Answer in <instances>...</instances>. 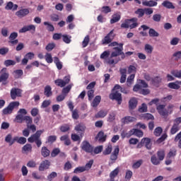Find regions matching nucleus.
<instances>
[{
    "label": "nucleus",
    "instance_id": "33",
    "mask_svg": "<svg viewBox=\"0 0 181 181\" xmlns=\"http://www.w3.org/2000/svg\"><path fill=\"white\" fill-rule=\"evenodd\" d=\"M41 154L44 158H47L50 155V151L47 149V147L44 146L41 149Z\"/></svg>",
    "mask_w": 181,
    "mask_h": 181
},
{
    "label": "nucleus",
    "instance_id": "1",
    "mask_svg": "<svg viewBox=\"0 0 181 181\" xmlns=\"http://www.w3.org/2000/svg\"><path fill=\"white\" fill-rule=\"evenodd\" d=\"M148 88V83L145 82L144 80H139L138 83L134 86L133 90L135 92H139L140 94L143 95H148L151 91Z\"/></svg>",
    "mask_w": 181,
    "mask_h": 181
},
{
    "label": "nucleus",
    "instance_id": "37",
    "mask_svg": "<svg viewBox=\"0 0 181 181\" xmlns=\"http://www.w3.org/2000/svg\"><path fill=\"white\" fill-rule=\"evenodd\" d=\"M60 141H62L64 143V144L67 146L70 145L71 144L70 139H69L68 135L61 136Z\"/></svg>",
    "mask_w": 181,
    "mask_h": 181
},
{
    "label": "nucleus",
    "instance_id": "58",
    "mask_svg": "<svg viewBox=\"0 0 181 181\" xmlns=\"http://www.w3.org/2000/svg\"><path fill=\"white\" fill-rule=\"evenodd\" d=\"M142 163H144V161L142 160H139L133 164V169H138L139 168H141V165H142Z\"/></svg>",
    "mask_w": 181,
    "mask_h": 181
},
{
    "label": "nucleus",
    "instance_id": "12",
    "mask_svg": "<svg viewBox=\"0 0 181 181\" xmlns=\"http://www.w3.org/2000/svg\"><path fill=\"white\" fill-rule=\"evenodd\" d=\"M50 167V161L48 160H45L42 161L40 166H39V170L40 172H43V170H46V169H49Z\"/></svg>",
    "mask_w": 181,
    "mask_h": 181
},
{
    "label": "nucleus",
    "instance_id": "26",
    "mask_svg": "<svg viewBox=\"0 0 181 181\" xmlns=\"http://www.w3.org/2000/svg\"><path fill=\"white\" fill-rule=\"evenodd\" d=\"M23 153H29L32 152V144H27L22 148Z\"/></svg>",
    "mask_w": 181,
    "mask_h": 181
},
{
    "label": "nucleus",
    "instance_id": "5",
    "mask_svg": "<svg viewBox=\"0 0 181 181\" xmlns=\"http://www.w3.org/2000/svg\"><path fill=\"white\" fill-rule=\"evenodd\" d=\"M110 100H116L119 105L122 103V97L121 96V93H119L118 91L111 93L110 95Z\"/></svg>",
    "mask_w": 181,
    "mask_h": 181
},
{
    "label": "nucleus",
    "instance_id": "19",
    "mask_svg": "<svg viewBox=\"0 0 181 181\" xmlns=\"http://www.w3.org/2000/svg\"><path fill=\"white\" fill-rule=\"evenodd\" d=\"M141 144L142 145H145L146 148H147V149H151V139L149 138H144L141 139Z\"/></svg>",
    "mask_w": 181,
    "mask_h": 181
},
{
    "label": "nucleus",
    "instance_id": "2",
    "mask_svg": "<svg viewBox=\"0 0 181 181\" xmlns=\"http://www.w3.org/2000/svg\"><path fill=\"white\" fill-rule=\"evenodd\" d=\"M16 107H19V102H11V103H9L8 107L2 110V112L4 115L12 114V111H13V109L16 108Z\"/></svg>",
    "mask_w": 181,
    "mask_h": 181
},
{
    "label": "nucleus",
    "instance_id": "30",
    "mask_svg": "<svg viewBox=\"0 0 181 181\" xmlns=\"http://www.w3.org/2000/svg\"><path fill=\"white\" fill-rule=\"evenodd\" d=\"M142 4L144 6H156L158 5V3L155 1L151 0V1H144L142 2Z\"/></svg>",
    "mask_w": 181,
    "mask_h": 181
},
{
    "label": "nucleus",
    "instance_id": "36",
    "mask_svg": "<svg viewBox=\"0 0 181 181\" xmlns=\"http://www.w3.org/2000/svg\"><path fill=\"white\" fill-rule=\"evenodd\" d=\"M75 131H77V132L81 131V132H84V131H86V125H84L82 123H80L79 124H77L75 127Z\"/></svg>",
    "mask_w": 181,
    "mask_h": 181
},
{
    "label": "nucleus",
    "instance_id": "17",
    "mask_svg": "<svg viewBox=\"0 0 181 181\" xmlns=\"http://www.w3.org/2000/svg\"><path fill=\"white\" fill-rule=\"evenodd\" d=\"M134 121H136V119L131 116H127L122 119V122L123 124H129L130 122H134Z\"/></svg>",
    "mask_w": 181,
    "mask_h": 181
},
{
    "label": "nucleus",
    "instance_id": "11",
    "mask_svg": "<svg viewBox=\"0 0 181 181\" xmlns=\"http://www.w3.org/2000/svg\"><path fill=\"white\" fill-rule=\"evenodd\" d=\"M114 40V32L112 30L110 33L105 37V38L103 40V45H108V43H111L112 40Z\"/></svg>",
    "mask_w": 181,
    "mask_h": 181
},
{
    "label": "nucleus",
    "instance_id": "14",
    "mask_svg": "<svg viewBox=\"0 0 181 181\" xmlns=\"http://www.w3.org/2000/svg\"><path fill=\"white\" fill-rule=\"evenodd\" d=\"M181 81H177L175 82H171L168 84V87L173 90H179L180 88Z\"/></svg>",
    "mask_w": 181,
    "mask_h": 181
},
{
    "label": "nucleus",
    "instance_id": "24",
    "mask_svg": "<svg viewBox=\"0 0 181 181\" xmlns=\"http://www.w3.org/2000/svg\"><path fill=\"white\" fill-rule=\"evenodd\" d=\"M144 52L146 54H152V52H153V47L150 44H146L144 45Z\"/></svg>",
    "mask_w": 181,
    "mask_h": 181
},
{
    "label": "nucleus",
    "instance_id": "35",
    "mask_svg": "<svg viewBox=\"0 0 181 181\" xmlns=\"http://www.w3.org/2000/svg\"><path fill=\"white\" fill-rule=\"evenodd\" d=\"M96 139L99 141V142H105V136L104 135V132H100L96 136Z\"/></svg>",
    "mask_w": 181,
    "mask_h": 181
},
{
    "label": "nucleus",
    "instance_id": "51",
    "mask_svg": "<svg viewBox=\"0 0 181 181\" xmlns=\"http://www.w3.org/2000/svg\"><path fill=\"white\" fill-rule=\"evenodd\" d=\"M23 121H25V123L27 124L28 127V125H30L32 122H33V119H32L30 116H25L23 117Z\"/></svg>",
    "mask_w": 181,
    "mask_h": 181
},
{
    "label": "nucleus",
    "instance_id": "59",
    "mask_svg": "<svg viewBox=\"0 0 181 181\" xmlns=\"http://www.w3.org/2000/svg\"><path fill=\"white\" fill-rule=\"evenodd\" d=\"M93 163H94L93 160H90L84 166L86 170H90L91 169V166H93Z\"/></svg>",
    "mask_w": 181,
    "mask_h": 181
},
{
    "label": "nucleus",
    "instance_id": "46",
    "mask_svg": "<svg viewBox=\"0 0 181 181\" xmlns=\"http://www.w3.org/2000/svg\"><path fill=\"white\" fill-rule=\"evenodd\" d=\"M54 47H56V44H54V42H51L46 46L45 49L47 52H52V50L54 49Z\"/></svg>",
    "mask_w": 181,
    "mask_h": 181
},
{
    "label": "nucleus",
    "instance_id": "52",
    "mask_svg": "<svg viewBox=\"0 0 181 181\" xmlns=\"http://www.w3.org/2000/svg\"><path fill=\"white\" fill-rule=\"evenodd\" d=\"M62 40L64 43L69 44L71 42V37L67 35H62Z\"/></svg>",
    "mask_w": 181,
    "mask_h": 181
},
{
    "label": "nucleus",
    "instance_id": "64",
    "mask_svg": "<svg viewBox=\"0 0 181 181\" xmlns=\"http://www.w3.org/2000/svg\"><path fill=\"white\" fill-rule=\"evenodd\" d=\"M173 57L175 60H179L181 59V51H177L173 54Z\"/></svg>",
    "mask_w": 181,
    "mask_h": 181
},
{
    "label": "nucleus",
    "instance_id": "60",
    "mask_svg": "<svg viewBox=\"0 0 181 181\" xmlns=\"http://www.w3.org/2000/svg\"><path fill=\"white\" fill-rule=\"evenodd\" d=\"M45 61L47 62V63H53V58L52 57V54L47 53L45 54Z\"/></svg>",
    "mask_w": 181,
    "mask_h": 181
},
{
    "label": "nucleus",
    "instance_id": "49",
    "mask_svg": "<svg viewBox=\"0 0 181 181\" xmlns=\"http://www.w3.org/2000/svg\"><path fill=\"white\" fill-rule=\"evenodd\" d=\"M112 152V146L111 144L107 145V148L103 151L104 155H110Z\"/></svg>",
    "mask_w": 181,
    "mask_h": 181
},
{
    "label": "nucleus",
    "instance_id": "13",
    "mask_svg": "<svg viewBox=\"0 0 181 181\" xmlns=\"http://www.w3.org/2000/svg\"><path fill=\"white\" fill-rule=\"evenodd\" d=\"M27 15H29V9L28 8L21 9L16 13V16H18V18H25Z\"/></svg>",
    "mask_w": 181,
    "mask_h": 181
},
{
    "label": "nucleus",
    "instance_id": "56",
    "mask_svg": "<svg viewBox=\"0 0 181 181\" xmlns=\"http://www.w3.org/2000/svg\"><path fill=\"white\" fill-rule=\"evenodd\" d=\"M115 115H117V114L115 112H111L107 117L108 122H114L115 120Z\"/></svg>",
    "mask_w": 181,
    "mask_h": 181
},
{
    "label": "nucleus",
    "instance_id": "21",
    "mask_svg": "<svg viewBox=\"0 0 181 181\" xmlns=\"http://www.w3.org/2000/svg\"><path fill=\"white\" fill-rule=\"evenodd\" d=\"M165 110L166 115L168 117V115H170V114L173 113V110H175V105L172 103L168 104Z\"/></svg>",
    "mask_w": 181,
    "mask_h": 181
},
{
    "label": "nucleus",
    "instance_id": "62",
    "mask_svg": "<svg viewBox=\"0 0 181 181\" xmlns=\"http://www.w3.org/2000/svg\"><path fill=\"white\" fill-rule=\"evenodd\" d=\"M54 177H57V173L52 172L47 176V180L52 181Z\"/></svg>",
    "mask_w": 181,
    "mask_h": 181
},
{
    "label": "nucleus",
    "instance_id": "40",
    "mask_svg": "<svg viewBox=\"0 0 181 181\" xmlns=\"http://www.w3.org/2000/svg\"><path fill=\"white\" fill-rule=\"evenodd\" d=\"M134 78H135V74H131L127 80V84L128 86V87H129L132 83H134Z\"/></svg>",
    "mask_w": 181,
    "mask_h": 181
},
{
    "label": "nucleus",
    "instance_id": "41",
    "mask_svg": "<svg viewBox=\"0 0 181 181\" xmlns=\"http://www.w3.org/2000/svg\"><path fill=\"white\" fill-rule=\"evenodd\" d=\"M148 35L150 37H158V36H159V33L156 32V30H153V28H151L149 30Z\"/></svg>",
    "mask_w": 181,
    "mask_h": 181
},
{
    "label": "nucleus",
    "instance_id": "44",
    "mask_svg": "<svg viewBox=\"0 0 181 181\" xmlns=\"http://www.w3.org/2000/svg\"><path fill=\"white\" fill-rule=\"evenodd\" d=\"M171 74L176 78H181V70H173Z\"/></svg>",
    "mask_w": 181,
    "mask_h": 181
},
{
    "label": "nucleus",
    "instance_id": "29",
    "mask_svg": "<svg viewBox=\"0 0 181 181\" xmlns=\"http://www.w3.org/2000/svg\"><path fill=\"white\" fill-rule=\"evenodd\" d=\"M121 19V14L119 13H117L112 16V19L110 20V23H116Z\"/></svg>",
    "mask_w": 181,
    "mask_h": 181
},
{
    "label": "nucleus",
    "instance_id": "25",
    "mask_svg": "<svg viewBox=\"0 0 181 181\" xmlns=\"http://www.w3.org/2000/svg\"><path fill=\"white\" fill-rule=\"evenodd\" d=\"M114 91H117V90H119V91H121V93H123L124 94H128L129 93V90L124 88L121 87L119 85H116L114 88Z\"/></svg>",
    "mask_w": 181,
    "mask_h": 181
},
{
    "label": "nucleus",
    "instance_id": "31",
    "mask_svg": "<svg viewBox=\"0 0 181 181\" xmlns=\"http://www.w3.org/2000/svg\"><path fill=\"white\" fill-rule=\"evenodd\" d=\"M15 142H18V144H20L21 145H25L26 144V138L25 137H14Z\"/></svg>",
    "mask_w": 181,
    "mask_h": 181
},
{
    "label": "nucleus",
    "instance_id": "7",
    "mask_svg": "<svg viewBox=\"0 0 181 181\" xmlns=\"http://www.w3.org/2000/svg\"><path fill=\"white\" fill-rule=\"evenodd\" d=\"M81 148L86 152L91 153V155H93V146L90 145V143H88V141H83Z\"/></svg>",
    "mask_w": 181,
    "mask_h": 181
},
{
    "label": "nucleus",
    "instance_id": "54",
    "mask_svg": "<svg viewBox=\"0 0 181 181\" xmlns=\"http://www.w3.org/2000/svg\"><path fill=\"white\" fill-rule=\"evenodd\" d=\"M16 64V62L11 59H8L4 62V65L6 67H9V66H15Z\"/></svg>",
    "mask_w": 181,
    "mask_h": 181
},
{
    "label": "nucleus",
    "instance_id": "57",
    "mask_svg": "<svg viewBox=\"0 0 181 181\" xmlns=\"http://www.w3.org/2000/svg\"><path fill=\"white\" fill-rule=\"evenodd\" d=\"M71 87H73V83L68 85L66 87L64 88L62 90V93L64 94H69L70 90H71Z\"/></svg>",
    "mask_w": 181,
    "mask_h": 181
},
{
    "label": "nucleus",
    "instance_id": "4",
    "mask_svg": "<svg viewBox=\"0 0 181 181\" xmlns=\"http://www.w3.org/2000/svg\"><path fill=\"white\" fill-rule=\"evenodd\" d=\"M43 132H45L44 130L37 131L35 134L31 135L30 137L28 139V142L33 144V142L37 141L39 139H40V135H42Z\"/></svg>",
    "mask_w": 181,
    "mask_h": 181
},
{
    "label": "nucleus",
    "instance_id": "53",
    "mask_svg": "<svg viewBox=\"0 0 181 181\" xmlns=\"http://www.w3.org/2000/svg\"><path fill=\"white\" fill-rule=\"evenodd\" d=\"M60 153V148H54L51 153L52 158H56Z\"/></svg>",
    "mask_w": 181,
    "mask_h": 181
},
{
    "label": "nucleus",
    "instance_id": "55",
    "mask_svg": "<svg viewBox=\"0 0 181 181\" xmlns=\"http://www.w3.org/2000/svg\"><path fill=\"white\" fill-rule=\"evenodd\" d=\"M128 73L129 74H135V73H136V67L135 66L130 65L128 67Z\"/></svg>",
    "mask_w": 181,
    "mask_h": 181
},
{
    "label": "nucleus",
    "instance_id": "10",
    "mask_svg": "<svg viewBox=\"0 0 181 181\" xmlns=\"http://www.w3.org/2000/svg\"><path fill=\"white\" fill-rule=\"evenodd\" d=\"M124 46V44L120 43L119 44V47H115V52H112L111 54V57H117V56H119V54H122V52L123 50L122 47Z\"/></svg>",
    "mask_w": 181,
    "mask_h": 181
},
{
    "label": "nucleus",
    "instance_id": "18",
    "mask_svg": "<svg viewBox=\"0 0 181 181\" xmlns=\"http://www.w3.org/2000/svg\"><path fill=\"white\" fill-rule=\"evenodd\" d=\"M119 153V147L116 146L114 149L113 153H112L111 156H110V159L112 160H117V158H118V154Z\"/></svg>",
    "mask_w": 181,
    "mask_h": 181
},
{
    "label": "nucleus",
    "instance_id": "38",
    "mask_svg": "<svg viewBox=\"0 0 181 181\" xmlns=\"http://www.w3.org/2000/svg\"><path fill=\"white\" fill-rule=\"evenodd\" d=\"M6 142H8V144H10V145H13L15 144V137L12 139V135L8 134L5 138Z\"/></svg>",
    "mask_w": 181,
    "mask_h": 181
},
{
    "label": "nucleus",
    "instance_id": "28",
    "mask_svg": "<svg viewBox=\"0 0 181 181\" xmlns=\"http://www.w3.org/2000/svg\"><path fill=\"white\" fill-rule=\"evenodd\" d=\"M118 173H119V168H117L110 173V179H115L118 176Z\"/></svg>",
    "mask_w": 181,
    "mask_h": 181
},
{
    "label": "nucleus",
    "instance_id": "42",
    "mask_svg": "<svg viewBox=\"0 0 181 181\" xmlns=\"http://www.w3.org/2000/svg\"><path fill=\"white\" fill-rule=\"evenodd\" d=\"M13 75L15 78H20V77H22V76H23V71H22L21 69L14 71Z\"/></svg>",
    "mask_w": 181,
    "mask_h": 181
},
{
    "label": "nucleus",
    "instance_id": "8",
    "mask_svg": "<svg viewBox=\"0 0 181 181\" xmlns=\"http://www.w3.org/2000/svg\"><path fill=\"white\" fill-rule=\"evenodd\" d=\"M22 95V90L19 88H13L11 90V97L12 100H16V97H21Z\"/></svg>",
    "mask_w": 181,
    "mask_h": 181
},
{
    "label": "nucleus",
    "instance_id": "27",
    "mask_svg": "<svg viewBox=\"0 0 181 181\" xmlns=\"http://www.w3.org/2000/svg\"><path fill=\"white\" fill-rule=\"evenodd\" d=\"M54 63L56 64L58 70H62V69H63V64L57 57H54Z\"/></svg>",
    "mask_w": 181,
    "mask_h": 181
},
{
    "label": "nucleus",
    "instance_id": "61",
    "mask_svg": "<svg viewBox=\"0 0 181 181\" xmlns=\"http://www.w3.org/2000/svg\"><path fill=\"white\" fill-rule=\"evenodd\" d=\"M103 151V146H99L95 148L94 151H93V155H94V153L95 155L100 153V152Z\"/></svg>",
    "mask_w": 181,
    "mask_h": 181
},
{
    "label": "nucleus",
    "instance_id": "48",
    "mask_svg": "<svg viewBox=\"0 0 181 181\" xmlns=\"http://www.w3.org/2000/svg\"><path fill=\"white\" fill-rule=\"evenodd\" d=\"M178 131H179V125L174 124L170 129V134H172V135H175V134H176V132H177Z\"/></svg>",
    "mask_w": 181,
    "mask_h": 181
},
{
    "label": "nucleus",
    "instance_id": "9",
    "mask_svg": "<svg viewBox=\"0 0 181 181\" xmlns=\"http://www.w3.org/2000/svg\"><path fill=\"white\" fill-rule=\"evenodd\" d=\"M6 68H3L1 71L0 83L6 81L7 78H9V74L6 71Z\"/></svg>",
    "mask_w": 181,
    "mask_h": 181
},
{
    "label": "nucleus",
    "instance_id": "6",
    "mask_svg": "<svg viewBox=\"0 0 181 181\" xmlns=\"http://www.w3.org/2000/svg\"><path fill=\"white\" fill-rule=\"evenodd\" d=\"M165 105H158L156 106V110L158 114L163 117V118H166V108Z\"/></svg>",
    "mask_w": 181,
    "mask_h": 181
},
{
    "label": "nucleus",
    "instance_id": "16",
    "mask_svg": "<svg viewBox=\"0 0 181 181\" xmlns=\"http://www.w3.org/2000/svg\"><path fill=\"white\" fill-rule=\"evenodd\" d=\"M136 105H138V100L135 98H132L129 101V107L130 110H134V108H136Z\"/></svg>",
    "mask_w": 181,
    "mask_h": 181
},
{
    "label": "nucleus",
    "instance_id": "15",
    "mask_svg": "<svg viewBox=\"0 0 181 181\" xmlns=\"http://www.w3.org/2000/svg\"><path fill=\"white\" fill-rule=\"evenodd\" d=\"M130 135H135V136H138V138H142L144 136V132L142 131L139 130L137 129H133L130 130Z\"/></svg>",
    "mask_w": 181,
    "mask_h": 181
},
{
    "label": "nucleus",
    "instance_id": "45",
    "mask_svg": "<svg viewBox=\"0 0 181 181\" xmlns=\"http://www.w3.org/2000/svg\"><path fill=\"white\" fill-rule=\"evenodd\" d=\"M83 134H81L80 136L76 134H71V139L72 141H81V139L83 138Z\"/></svg>",
    "mask_w": 181,
    "mask_h": 181
},
{
    "label": "nucleus",
    "instance_id": "47",
    "mask_svg": "<svg viewBox=\"0 0 181 181\" xmlns=\"http://www.w3.org/2000/svg\"><path fill=\"white\" fill-rule=\"evenodd\" d=\"M175 156H176V149H172L168 153L167 159H170V158H175Z\"/></svg>",
    "mask_w": 181,
    "mask_h": 181
},
{
    "label": "nucleus",
    "instance_id": "23",
    "mask_svg": "<svg viewBox=\"0 0 181 181\" xmlns=\"http://www.w3.org/2000/svg\"><path fill=\"white\" fill-rule=\"evenodd\" d=\"M107 114H108V111L102 110L98 112L97 114L95 115V118H105Z\"/></svg>",
    "mask_w": 181,
    "mask_h": 181
},
{
    "label": "nucleus",
    "instance_id": "20",
    "mask_svg": "<svg viewBox=\"0 0 181 181\" xmlns=\"http://www.w3.org/2000/svg\"><path fill=\"white\" fill-rule=\"evenodd\" d=\"M5 9H6L7 11H16L18 9V5L13 4V3L9 1L8 3H7Z\"/></svg>",
    "mask_w": 181,
    "mask_h": 181
},
{
    "label": "nucleus",
    "instance_id": "50",
    "mask_svg": "<svg viewBox=\"0 0 181 181\" xmlns=\"http://www.w3.org/2000/svg\"><path fill=\"white\" fill-rule=\"evenodd\" d=\"M151 163L153 165H159L160 163V160L156 158V156H152L151 158Z\"/></svg>",
    "mask_w": 181,
    "mask_h": 181
},
{
    "label": "nucleus",
    "instance_id": "63",
    "mask_svg": "<svg viewBox=\"0 0 181 181\" xmlns=\"http://www.w3.org/2000/svg\"><path fill=\"white\" fill-rule=\"evenodd\" d=\"M86 168H85V167L84 166H82V167H78V168H76L75 170H74V173H83V172H86Z\"/></svg>",
    "mask_w": 181,
    "mask_h": 181
},
{
    "label": "nucleus",
    "instance_id": "32",
    "mask_svg": "<svg viewBox=\"0 0 181 181\" xmlns=\"http://www.w3.org/2000/svg\"><path fill=\"white\" fill-rule=\"evenodd\" d=\"M101 103V96L97 95L91 103L92 107H97Z\"/></svg>",
    "mask_w": 181,
    "mask_h": 181
},
{
    "label": "nucleus",
    "instance_id": "43",
    "mask_svg": "<svg viewBox=\"0 0 181 181\" xmlns=\"http://www.w3.org/2000/svg\"><path fill=\"white\" fill-rule=\"evenodd\" d=\"M159 160H163L165 159V150H159L157 153Z\"/></svg>",
    "mask_w": 181,
    "mask_h": 181
},
{
    "label": "nucleus",
    "instance_id": "39",
    "mask_svg": "<svg viewBox=\"0 0 181 181\" xmlns=\"http://www.w3.org/2000/svg\"><path fill=\"white\" fill-rule=\"evenodd\" d=\"M44 94L45 95H46V97H50L52 95V87H50L49 86H47L45 88Z\"/></svg>",
    "mask_w": 181,
    "mask_h": 181
},
{
    "label": "nucleus",
    "instance_id": "3",
    "mask_svg": "<svg viewBox=\"0 0 181 181\" xmlns=\"http://www.w3.org/2000/svg\"><path fill=\"white\" fill-rule=\"evenodd\" d=\"M70 76H66L64 78V80L62 79H57L54 81V83L56 86H58V87H64L66 84H69L70 83Z\"/></svg>",
    "mask_w": 181,
    "mask_h": 181
},
{
    "label": "nucleus",
    "instance_id": "22",
    "mask_svg": "<svg viewBox=\"0 0 181 181\" xmlns=\"http://www.w3.org/2000/svg\"><path fill=\"white\" fill-rule=\"evenodd\" d=\"M138 26V19L136 18H132L131 20H129V28L130 29H134Z\"/></svg>",
    "mask_w": 181,
    "mask_h": 181
},
{
    "label": "nucleus",
    "instance_id": "34",
    "mask_svg": "<svg viewBox=\"0 0 181 181\" xmlns=\"http://www.w3.org/2000/svg\"><path fill=\"white\" fill-rule=\"evenodd\" d=\"M163 6L167 8L168 9H175V6L172 4V2L168 1H165L162 3Z\"/></svg>",
    "mask_w": 181,
    "mask_h": 181
}]
</instances>
